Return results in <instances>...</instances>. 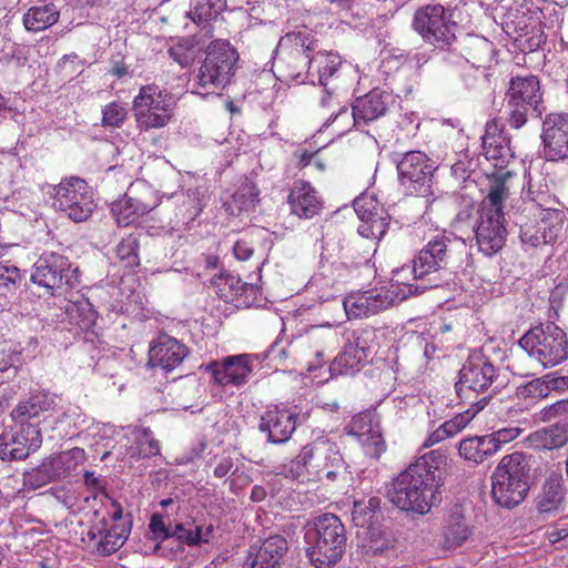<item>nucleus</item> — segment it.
I'll return each instance as SVG.
<instances>
[{"mask_svg":"<svg viewBox=\"0 0 568 568\" xmlns=\"http://www.w3.org/2000/svg\"><path fill=\"white\" fill-rule=\"evenodd\" d=\"M445 456L432 450L402 471L386 489V497L395 507L420 515L440 503V487L446 469Z\"/></svg>","mask_w":568,"mask_h":568,"instance_id":"nucleus-1","label":"nucleus"},{"mask_svg":"<svg viewBox=\"0 0 568 568\" xmlns=\"http://www.w3.org/2000/svg\"><path fill=\"white\" fill-rule=\"evenodd\" d=\"M306 555L316 568H332L346 550L347 535L342 520L325 513L307 520L304 526Z\"/></svg>","mask_w":568,"mask_h":568,"instance_id":"nucleus-2","label":"nucleus"},{"mask_svg":"<svg viewBox=\"0 0 568 568\" xmlns=\"http://www.w3.org/2000/svg\"><path fill=\"white\" fill-rule=\"evenodd\" d=\"M458 375L456 394L463 403L476 406L473 416L488 404L493 394L506 385L500 368L481 355L470 356Z\"/></svg>","mask_w":568,"mask_h":568,"instance_id":"nucleus-3","label":"nucleus"},{"mask_svg":"<svg viewBox=\"0 0 568 568\" xmlns=\"http://www.w3.org/2000/svg\"><path fill=\"white\" fill-rule=\"evenodd\" d=\"M531 456L523 452L505 455L496 466L491 480V498L500 507L511 509L521 504L532 481Z\"/></svg>","mask_w":568,"mask_h":568,"instance_id":"nucleus-4","label":"nucleus"},{"mask_svg":"<svg viewBox=\"0 0 568 568\" xmlns=\"http://www.w3.org/2000/svg\"><path fill=\"white\" fill-rule=\"evenodd\" d=\"M463 255H466L464 243L456 244L445 236L429 241L414 258L415 277L429 276L428 284L423 290L448 284L456 268L460 266Z\"/></svg>","mask_w":568,"mask_h":568,"instance_id":"nucleus-5","label":"nucleus"},{"mask_svg":"<svg viewBox=\"0 0 568 568\" xmlns=\"http://www.w3.org/2000/svg\"><path fill=\"white\" fill-rule=\"evenodd\" d=\"M507 175L509 173H503L497 178L496 184L490 185L479 213L476 240L479 250L488 256L500 251L506 240L503 202L509 194L508 187L505 185V178Z\"/></svg>","mask_w":568,"mask_h":568,"instance_id":"nucleus-6","label":"nucleus"},{"mask_svg":"<svg viewBox=\"0 0 568 568\" xmlns=\"http://www.w3.org/2000/svg\"><path fill=\"white\" fill-rule=\"evenodd\" d=\"M344 464L343 456L334 443L318 439L304 446L290 465H284L283 474L291 479H297L307 471L318 479L325 477L333 481L344 469Z\"/></svg>","mask_w":568,"mask_h":568,"instance_id":"nucleus-7","label":"nucleus"},{"mask_svg":"<svg viewBox=\"0 0 568 568\" xmlns=\"http://www.w3.org/2000/svg\"><path fill=\"white\" fill-rule=\"evenodd\" d=\"M518 344L542 368L554 367L568 358L567 335L554 324L531 327Z\"/></svg>","mask_w":568,"mask_h":568,"instance_id":"nucleus-8","label":"nucleus"},{"mask_svg":"<svg viewBox=\"0 0 568 568\" xmlns=\"http://www.w3.org/2000/svg\"><path fill=\"white\" fill-rule=\"evenodd\" d=\"M507 121L514 129L521 128L529 116L542 114V93L537 77H514L506 92Z\"/></svg>","mask_w":568,"mask_h":568,"instance_id":"nucleus-9","label":"nucleus"},{"mask_svg":"<svg viewBox=\"0 0 568 568\" xmlns=\"http://www.w3.org/2000/svg\"><path fill=\"white\" fill-rule=\"evenodd\" d=\"M240 54L226 39L213 40L205 50V59L200 68L199 83L205 88H225L232 82L237 70Z\"/></svg>","mask_w":568,"mask_h":568,"instance_id":"nucleus-10","label":"nucleus"},{"mask_svg":"<svg viewBox=\"0 0 568 568\" xmlns=\"http://www.w3.org/2000/svg\"><path fill=\"white\" fill-rule=\"evenodd\" d=\"M413 29L419 36H456L465 31L462 12L439 3L418 8L413 17Z\"/></svg>","mask_w":568,"mask_h":568,"instance_id":"nucleus-11","label":"nucleus"},{"mask_svg":"<svg viewBox=\"0 0 568 568\" xmlns=\"http://www.w3.org/2000/svg\"><path fill=\"white\" fill-rule=\"evenodd\" d=\"M434 164L419 151H409L397 162L398 180L409 192L429 200L434 196L433 176Z\"/></svg>","mask_w":568,"mask_h":568,"instance_id":"nucleus-12","label":"nucleus"},{"mask_svg":"<svg viewBox=\"0 0 568 568\" xmlns=\"http://www.w3.org/2000/svg\"><path fill=\"white\" fill-rule=\"evenodd\" d=\"M53 206L74 222L85 221L94 207L87 182L79 178H70L55 185Z\"/></svg>","mask_w":568,"mask_h":568,"instance_id":"nucleus-13","label":"nucleus"},{"mask_svg":"<svg viewBox=\"0 0 568 568\" xmlns=\"http://www.w3.org/2000/svg\"><path fill=\"white\" fill-rule=\"evenodd\" d=\"M42 445L38 424L20 423L0 434V459L3 462L24 460Z\"/></svg>","mask_w":568,"mask_h":568,"instance_id":"nucleus-14","label":"nucleus"},{"mask_svg":"<svg viewBox=\"0 0 568 568\" xmlns=\"http://www.w3.org/2000/svg\"><path fill=\"white\" fill-rule=\"evenodd\" d=\"M83 456V449L73 448L60 453L57 456L47 458L42 464L30 471L23 474L24 485L38 489L47 484L64 478L78 466V462Z\"/></svg>","mask_w":568,"mask_h":568,"instance_id":"nucleus-15","label":"nucleus"},{"mask_svg":"<svg viewBox=\"0 0 568 568\" xmlns=\"http://www.w3.org/2000/svg\"><path fill=\"white\" fill-rule=\"evenodd\" d=\"M542 11L537 8L532 1L525 0L515 9L509 10L504 16L503 29L506 36L518 33V36H546L541 28Z\"/></svg>","mask_w":568,"mask_h":568,"instance_id":"nucleus-16","label":"nucleus"},{"mask_svg":"<svg viewBox=\"0 0 568 568\" xmlns=\"http://www.w3.org/2000/svg\"><path fill=\"white\" fill-rule=\"evenodd\" d=\"M541 136L548 160L568 159V114H549L544 120Z\"/></svg>","mask_w":568,"mask_h":568,"instance_id":"nucleus-17","label":"nucleus"},{"mask_svg":"<svg viewBox=\"0 0 568 568\" xmlns=\"http://www.w3.org/2000/svg\"><path fill=\"white\" fill-rule=\"evenodd\" d=\"M189 355V348L176 338L166 334L160 335L149 349L148 365L170 373L179 367Z\"/></svg>","mask_w":568,"mask_h":568,"instance_id":"nucleus-18","label":"nucleus"},{"mask_svg":"<svg viewBox=\"0 0 568 568\" xmlns=\"http://www.w3.org/2000/svg\"><path fill=\"white\" fill-rule=\"evenodd\" d=\"M298 414L292 409L274 406L261 416L258 429L267 434L273 444L286 443L297 426Z\"/></svg>","mask_w":568,"mask_h":568,"instance_id":"nucleus-19","label":"nucleus"},{"mask_svg":"<svg viewBox=\"0 0 568 568\" xmlns=\"http://www.w3.org/2000/svg\"><path fill=\"white\" fill-rule=\"evenodd\" d=\"M69 260L63 255L51 253L49 255L41 256L37 261L31 280L33 283L52 291L61 287L64 282L67 284L69 283Z\"/></svg>","mask_w":568,"mask_h":568,"instance_id":"nucleus-20","label":"nucleus"},{"mask_svg":"<svg viewBox=\"0 0 568 568\" xmlns=\"http://www.w3.org/2000/svg\"><path fill=\"white\" fill-rule=\"evenodd\" d=\"M216 384L221 386H240L247 382L252 373V363L248 355L227 356L222 362H211L205 366Z\"/></svg>","mask_w":568,"mask_h":568,"instance_id":"nucleus-21","label":"nucleus"},{"mask_svg":"<svg viewBox=\"0 0 568 568\" xmlns=\"http://www.w3.org/2000/svg\"><path fill=\"white\" fill-rule=\"evenodd\" d=\"M287 551V541L280 535H274L257 547L251 546L243 568H280L281 560Z\"/></svg>","mask_w":568,"mask_h":568,"instance_id":"nucleus-22","label":"nucleus"},{"mask_svg":"<svg viewBox=\"0 0 568 568\" xmlns=\"http://www.w3.org/2000/svg\"><path fill=\"white\" fill-rule=\"evenodd\" d=\"M393 98L389 93L374 89L363 97L355 99L352 104V115L355 125L368 123L385 115Z\"/></svg>","mask_w":568,"mask_h":568,"instance_id":"nucleus-23","label":"nucleus"},{"mask_svg":"<svg viewBox=\"0 0 568 568\" xmlns=\"http://www.w3.org/2000/svg\"><path fill=\"white\" fill-rule=\"evenodd\" d=\"M287 203L291 212L301 219H312L322 209L317 192L310 182L297 180L293 183Z\"/></svg>","mask_w":568,"mask_h":568,"instance_id":"nucleus-24","label":"nucleus"},{"mask_svg":"<svg viewBox=\"0 0 568 568\" xmlns=\"http://www.w3.org/2000/svg\"><path fill=\"white\" fill-rule=\"evenodd\" d=\"M217 295L225 302L250 306L256 298V287L232 274H221L213 280Z\"/></svg>","mask_w":568,"mask_h":568,"instance_id":"nucleus-25","label":"nucleus"},{"mask_svg":"<svg viewBox=\"0 0 568 568\" xmlns=\"http://www.w3.org/2000/svg\"><path fill=\"white\" fill-rule=\"evenodd\" d=\"M224 7V0H191L186 16L207 36L213 32V24L219 21Z\"/></svg>","mask_w":568,"mask_h":568,"instance_id":"nucleus-26","label":"nucleus"},{"mask_svg":"<svg viewBox=\"0 0 568 568\" xmlns=\"http://www.w3.org/2000/svg\"><path fill=\"white\" fill-rule=\"evenodd\" d=\"M473 531L466 523L459 507H455L449 514L443 527V548L445 550H455L460 547Z\"/></svg>","mask_w":568,"mask_h":568,"instance_id":"nucleus-27","label":"nucleus"},{"mask_svg":"<svg viewBox=\"0 0 568 568\" xmlns=\"http://www.w3.org/2000/svg\"><path fill=\"white\" fill-rule=\"evenodd\" d=\"M562 475L551 471L545 479L541 491L536 498V507L539 513H551L559 508L565 497Z\"/></svg>","mask_w":568,"mask_h":568,"instance_id":"nucleus-28","label":"nucleus"},{"mask_svg":"<svg viewBox=\"0 0 568 568\" xmlns=\"http://www.w3.org/2000/svg\"><path fill=\"white\" fill-rule=\"evenodd\" d=\"M394 302L393 294L388 291H368L355 298L349 312L354 316H369L387 310Z\"/></svg>","mask_w":568,"mask_h":568,"instance_id":"nucleus-29","label":"nucleus"},{"mask_svg":"<svg viewBox=\"0 0 568 568\" xmlns=\"http://www.w3.org/2000/svg\"><path fill=\"white\" fill-rule=\"evenodd\" d=\"M458 452L465 460L481 464L498 450L488 434L464 438L459 443Z\"/></svg>","mask_w":568,"mask_h":568,"instance_id":"nucleus-30","label":"nucleus"},{"mask_svg":"<svg viewBox=\"0 0 568 568\" xmlns=\"http://www.w3.org/2000/svg\"><path fill=\"white\" fill-rule=\"evenodd\" d=\"M387 506L382 505L378 497H371L367 503L355 501L352 510V519L356 527L366 528L378 520H384Z\"/></svg>","mask_w":568,"mask_h":568,"instance_id":"nucleus-31","label":"nucleus"},{"mask_svg":"<svg viewBox=\"0 0 568 568\" xmlns=\"http://www.w3.org/2000/svg\"><path fill=\"white\" fill-rule=\"evenodd\" d=\"M59 19V11L52 3L31 7L23 16V23L28 31L40 32L54 24Z\"/></svg>","mask_w":568,"mask_h":568,"instance_id":"nucleus-32","label":"nucleus"},{"mask_svg":"<svg viewBox=\"0 0 568 568\" xmlns=\"http://www.w3.org/2000/svg\"><path fill=\"white\" fill-rule=\"evenodd\" d=\"M132 527V520L121 525H114L106 528V531L95 546V551L102 556H110L119 550L128 539Z\"/></svg>","mask_w":568,"mask_h":568,"instance_id":"nucleus-33","label":"nucleus"},{"mask_svg":"<svg viewBox=\"0 0 568 568\" xmlns=\"http://www.w3.org/2000/svg\"><path fill=\"white\" fill-rule=\"evenodd\" d=\"M383 521L378 520L364 528V538L368 541L365 547H367V551H372L374 555L392 548L395 542L393 531Z\"/></svg>","mask_w":568,"mask_h":568,"instance_id":"nucleus-34","label":"nucleus"},{"mask_svg":"<svg viewBox=\"0 0 568 568\" xmlns=\"http://www.w3.org/2000/svg\"><path fill=\"white\" fill-rule=\"evenodd\" d=\"M111 212L114 215L118 225L128 226L140 215L149 212V206L140 200L125 195L124 199L112 204Z\"/></svg>","mask_w":568,"mask_h":568,"instance_id":"nucleus-35","label":"nucleus"},{"mask_svg":"<svg viewBox=\"0 0 568 568\" xmlns=\"http://www.w3.org/2000/svg\"><path fill=\"white\" fill-rule=\"evenodd\" d=\"M172 45L169 49L170 57L182 68L190 67L202 50L195 38H170Z\"/></svg>","mask_w":568,"mask_h":568,"instance_id":"nucleus-36","label":"nucleus"},{"mask_svg":"<svg viewBox=\"0 0 568 568\" xmlns=\"http://www.w3.org/2000/svg\"><path fill=\"white\" fill-rule=\"evenodd\" d=\"M50 403L44 395H33L28 400L21 402L11 412L12 419L20 423H30L31 419L37 418L40 413L48 410Z\"/></svg>","mask_w":568,"mask_h":568,"instance_id":"nucleus-37","label":"nucleus"},{"mask_svg":"<svg viewBox=\"0 0 568 568\" xmlns=\"http://www.w3.org/2000/svg\"><path fill=\"white\" fill-rule=\"evenodd\" d=\"M483 150H484L486 159L489 161H493L494 166L496 169V172L493 173L494 180H493L491 185L496 184L497 178L499 175H501L503 173H509V175H507L505 178V181L513 176V172L509 170H506V166H507L510 158L513 156L509 145H494L490 148H483Z\"/></svg>","mask_w":568,"mask_h":568,"instance_id":"nucleus-38","label":"nucleus"},{"mask_svg":"<svg viewBox=\"0 0 568 568\" xmlns=\"http://www.w3.org/2000/svg\"><path fill=\"white\" fill-rule=\"evenodd\" d=\"M256 202H258V190L252 182L247 181L233 194L230 209L232 210V214L235 213L233 206H235L237 212L248 211L255 206Z\"/></svg>","mask_w":568,"mask_h":568,"instance_id":"nucleus-39","label":"nucleus"},{"mask_svg":"<svg viewBox=\"0 0 568 568\" xmlns=\"http://www.w3.org/2000/svg\"><path fill=\"white\" fill-rule=\"evenodd\" d=\"M363 361H366L364 356H361L354 347L347 344L343 352L335 357L329 371L333 375L346 374L349 369L356 368Z\"/></svg>","mask_w":568,"mask_h":568,"instance_id":"nucleus-40","label":"nucleus"},{"mask_svg":"<svg viewBox=\"0 0 568 568\" xmlns=\"http://www.w3.org/2000/svg\"><path fill=\"white\" fill-rule=\"evenodd\" d=\"M202 212V204L194 194L183 195L175 213L176 224L189 225Z\"/></svg>","mask_w":568,"mask_h":568,"instance_id":"nucleus-41","label":"nucleus"},{"mask_svg":"<svg viewBox=\"0 0 568 568\" xmlns=\"http://www.w3.org/2000/svg\"><path fill=\"white\" fill-rule=\"evenodd\" d=\"M138 251L139 240L133 234L122 239L115 248L118 258L124 264L125 267H134L139 265L140 258Z\"/></svg>","mask_w":568,"mask_h":568,"instance_id":"nucleus-42","label":"nucleus"},{"mask_svg":"<svg viewBox=\"0 0 568 568\" xmlns=\"http://www.w3.org/2000/svg\"><path fill=\"white\" fill-rule=\"evenodd\" d=\"M21 366L22 356L20 352L10 351L7 354H2L0 358V383L13 379Z\"/></svg>","mask_w":568,"mask_h":568,"instance_id":"nucleus-43","label":"nucleus"},{"mask_svg":"<svg viewBox=\"0 0 568 568\" xmlns=\"http://www.w3.org/2000/svg\"><path fill=\"white\" fill-rule=\"evenodd\" d=\"M550 388L546 375L535 378L517 388V396L523 399L545 398L549 395Z\"/></svg>","mask_w":568,"mask_h":568,"instance_id":"nucleus-44","label":"nucleus"},{"mask_svg":"<svg viewBox=\"0 0 568 568\" xmlns=\"http://www.w3.org/2000/svg\"><path fill=\"white\" fill-rule=\"evenodd\" d=\"M362 436V444L365 448L366 455L378 459L381 455L386 450V443L382 433L378 429H373L371 427L367 433H364Z\"/></svg>","mask_w":568,"mask_h":568,"instance_id":"nucleus-45","label":"nucleus"},{"mask_svg":"<svg viewBox=\"0 0 568 568\" xmlns=\"http://www.w3.org/2000/svg\"><path fill=\"white\" fill-rule=\"evenodd\" d=\"M387 223L385 219L375 212H369L365 223L358 226V233L365 237L379 239L386 232Z\"/></svg>","mask_w":568,"mask_h":568,"instance_id":"nucleus-46","label":"nucleus"},{"mask_svg":"<svg viewBox=\"0 0 568 568\" xmlns=\"http://www.w3.org/2000/svg\"><path fill=\"white\" fill-rule=\"evenodd\" d=\"M135 119L140 129H156L163 128L168 124L171 119V113H159L151 110L150 112L138 111V113H135Z\"/></svg>","mask_w":568,"mask_h":568,"instance_id":"nucleus-47","label":"nucleus"},{"mask_svg":"<svg viewBox=\"0 0 568 568\" xmlns=\"http://www.w3.org/2000/svg\"><path fill=\"white\" fill-rule=\"evenodd\" d=\"M155 95H161V91L156 85H145L140 90L139 95L133 101L134 112L145 111L150 112L152 106V101L155 99Z\"/></svg>","mask_w":568,"mask_h":568,"instance_id":"nucleus-48","label":"nucleus"},{"mask_svg":"<svg viewBox=\"0 0 568 568\" xmlns=\"http://www.w3.org/2000/svg\"><path fill=\"white\" fill-rule=\"evenodd\" d=\"M568 443V425L556 424L546 430L545 446L559 448Z\"/></svg>","mask_w":568,"mask_h":568,"instance_id":"nucleus-49","label":"nucleus"},{"mask_svg":"<svg viewBox=\"0 0 568 568\" xmlns=\"http://www.w3.org/2000/svg\"><path fill=\"white\" fill-rule=\"evenodd\" d=\"M494 145H508L506 136L503 135V129L499 126L497 120L487 123L486 131L483 136V148H490Z\"/></svg>","mask_w":568,"mask_h":568,"instance_id":"nucleus-50","label":"nucleus"},{"mask_svg":"<svg viewBox=\"0 0 568 568\" xmlns=\"http://www.w3.org/2000/svg\"><path fill=\"white\" fill-rule=\"evenodd\" d=\"M125 109L113 102L103 110L102 123L105 126H119L125 118Z\"/></svg>","mask_w":568,"mask_h":568,"instance_id":"nucleus-51","label":"nucleus"},{"mask_svg":"<svg viewBox=\"0 0 568 568\" xmlns=\"http://www.w3.org/2000/svg\"><path fill=\"white\" fill-rule=\"evenodd\" d=\"M519 237L524 244H529L532 247H537L540 244H547L550 240L547 239L546 233H539V230L531 223L525 230H521Z\"/></svg>","mask_w":568,"mask_h":568,"instance_id":"nucleus-52","label":"nucleus"},{"mask_svg":"<svg viewBox=\"0 0 568 568\" xmlns=\"http://www.w3.org/2000/svg\"><path fill=\"white\" fill-rule=\"evenodd\" d=\"M108 527V518L105 516L100 517V510H94L93 520L90 525L87 536L91 541H95L99 537L103 538Z\"/></svg>","mask_w":568,"mask_h":568,"instance_id":"nucleus-53","label":"nucleus"},{"mask_svg":"<svg viewBox=\"0 0 568 568\" xmlns=\"http://www.w3.org/2000/svg\"><path fill=\"white\" fill-rule=\"evenodd\" d=\"M520 434V429L517 427L501 428L489 434L497 450L501 448L503 444L510 443L516 439Z\"/></svg>","mask_w":568,"mask_h":568,"instance_id":"nucleus-54","label":"nucleus"},{"mask_svg":"<svg viewBox=\"0 0 568 568\" xmlns=\"http://www.w3.org/2000/svg\"><path fill=\"white\" fill-rule=\"evenodd\" d=\"M353 335L354 342H349L348 345L354 347L355 351H357V353L361 354V356H364V358L366 359L371 354V348L367 341V337L371 335V332L366 329L355 331Z\"/></svg>","mask_w":568,"mask_h":568,"instance_id":"nucleus-55","label":"nucleus"},{"mask_svg":"<svg viewBox=\"0 0 568 568\" xmlns=\"http://www.w3.org/2000/svg\"><path fill=\"white\" fill-rule=\"evenodd\" d=\"M150 530L155 539L164 540L170 538V529L166 527L163 517L160 514H153L149 524Z\"/></svg>","mask_w":568,"mask_h":568,"instance_id":"nucleus-56","label":"nucleus"},{"mask_svg":"<svg viewBox=\"0 0 568 568\" xmlns=\"http://www.w3.org/2000/svg\"><path fill=\"white\" fill-rule=\"evenodd\" d=\"M459 432L458 425L456 424V420L450 419L446 423H444L437 430H435L430 439L434 442H440L445 439L446 437L453 436Z\"/></svg>","mask_w":568,"mask_h":568,"instance_id":"nucleus-57","label":"nucleus"},{"mask_svg":"<svg viewBox=\"0 0 568 568\" xmlns=\"http://www.w3.org/2000/svg\"><path fill=\"white\" fill-rule=\"evenodd\" d=\"M20 277L19 268L13 265H3L0 263V285L8 286L14 284Z\"/></svg>","mask_w":568,"mask_h":568,"instance_id":"nucleus-58","label":"nucleus"},{"mask_svg":"<svg viewBox=\"0 0 568 568\" xmlns=\"http://www.w3.org/2000/svg\"><path fill=\"white\" fill-rule=\"evenodd\" d=\"M212 532V527L207 528L206 535L202 534V527L196 526L194 530H191V532H187L185 537V544L189 546H195L200 545L201 542H207L209 537L207 535Z\"/></svg>","mask_w":568,"mask_h":568,"instance_id":"nucleus-59","label":"nucleus"},{"mask_svg":"<svg viewBox=\"0 0 568 568\" xmlns=\"http://www.w3.org/2000/svg\"><path fill=\"white\" fill-rule=\"evenodd\" d=\"M549 384L550 392H564L568 389V375L557 376V373H550L546 375Z\"/></svg>","mask_w":568,"mask_h":568,"instance_id":"nucleus-60","label":"nucleus"},{"mask_svg":"<svg viewBox=\"0 0 568 568\" xmlns=\"http://www.w3.org/2000/svg\"><path fill=\"white\" fill-rule=\"evenodd\" d=\"M234 255L237 260L246 261L254 252L253 246L245 240H239L233 247Z\"/></svg>","mask_w":568,"mask_h":568,"instance_id":"nucleus-61","label":"nucleus"},{"mask_svg":"<svg viewBox=\"0 0 568 568\" xmlns=\"http://www.w3.org/2000/svg\"><path fill=\"white\" fill-rule=\"evenodd\" d=\"M534 207H535V205L532 203H530L526 207H524L521 213L518 214L517 212H514V223L516 226H518L519 232L521 230H525L526 227H528L531 224L530 219L524 213L526 211H530Z\"/></svg>","mask_w":568,"mask_h":568,"instance_id":"nucleus-62","label":"nucleus"},{"mask_svg":"<svg viewBox=\"0 0 568 568\" xmlns=\"http://www.w3.org/2000/svg\"><path fill=\"white\" fill-rule=\"evenodd\" d=\"M546 414L549 418L559 415H568V399L558 400L552 404L548 407Z\"/></svg>","mask_w":568,"mask_h":568,"instance_id":"nucleus-63","label":"nucleus"},{"mask_svg":"<svg viewBox=\"0 0 568 568\" xmlns=\"http://www.w3.org/2000/svg\"><path fill=\"white\" fill-rule=\"evenodd\" d=\"M233 460L230 457L221 459V462L214 468V476L217 478H223L233 468Z\"/></svg>","mask_w":568,"mask_h":568,"instance_id":"nucleus-64","label":"nucleus"}]
</instances>
